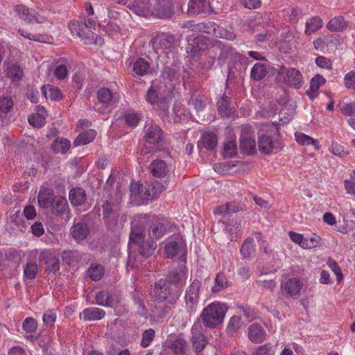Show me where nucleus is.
<instances>
[{
	"label": "nucleus",
	"instance_id": "obj_47",
	"mask_svg": "<svg viewBox=\"0 0 355 355\" xmlns=\"http://www.w3.org/2000/svg\"><path fill=\"white\" fill-rule=\"evenodd\" d=\"M325 83V79L321 75H315L311 80L310 89L307 91V94L313 98V93L316 92L320 86Z\"/></svg>",
	"mask_w": 355,
	"mask_h": 355
},
{
	"label": "nucleus",
	"instance_id": "obj_59",
	"mask_svg": "<svg viewBox=\"0 0 355 355\" xmlns=\"http://www.w3.org/2000/svg\"><path fill=\"white\" fill-rule=\"evenodd\" d=\"M17 11L22 19L27 21H32V15H33V12L35 10H30L28 8H26L23 6H18L17 7Z\"/></svg>",
	"mask_w": 355,
	"mask_h": 355
},
{
	"label": "nucleus",
	"instance_id": "obj_63",
	"mask_svg": "<svg viewBox=\"0 0 355 355\" xmlns=\"http://www.w3.org/2000/svg\"><path fill=\"white\" fill-rule=\"evenodd\" d=\"M241 324V318L238 316L234 315L230 318L227 329L230 331L234 333L240 329Z\"/></svg>",
	"mask_w": 355,
	"mask_h": 355
},
{
	"label": "nucleus",
	"instance_id": "obj_8",
	"mask_svg": "<svg viewBox=\"0 0 355 355\" xmlns=\"http://www.w3.org/2000/svg\"><path fill=\"white\" fill-rule=\"evenodd\" d=\"M191 343L196 355H202L201 352L208 343L207 338L202 333L200 323L195 322L191 328Z\"/></svg>",
	"mask_w": 355,
	"mask_h": 355
},
{
	"label": "nucleus",
	"instance_id": "obj_51",
	"mask_svg": "<svg viewBox=\"0 0 355 355\" xmlns=\"http://www.w3.org/2000/svg\"><path fill=\"white\" fill-rule=\"evenodd\" d=\"M215 36L216 37L226 39L230 41H232L236 38V35L233 31L220 27L218 25H217Z\"/></svg>",
	"mask_w": 355,
	"mask_h": 355
},
{
	"label": "nucleus",
	"instance_id": "obj_52",
	"mask_svg": "<svg viewBox=\"0 0 355 355\" xmlns=\"http://www.w3.org/2000/svg\"><path fill=\"white\" fill-rule=\"evenodd\" d=\"M321 239L316 234H313L311 237L304 238L302 248L304 249H311L320 245Z\"/></svg>",
	"mask_w": 355,
	"mask_h": 355
},
{
	"label": "nucleus",
	"instance_id": "obj_48",
	"mask_svg": "<svg viewBox=\"0 0 355 355\" xmlns=\"http://www.w3.org/2000/svg\"><path fill=\"white\" fill-rule=\"evenodd\" d=\"M347 24L343 17H336L331 19L328 24L327 28L330 31H343Z\"/></svg>",
	"mask_w": 355,
	"mask_h": 355
},
{
	"label": "nucleus",
	"instance_id": "obj_1",
	"mask_svg": "<svg viewBox=\"0 0 355 355\" xmlns=\"http://www.w3.org/2000/svg\"><path fill=\"white\" fill-rule=\"evenodd\" d=\"M180 295L181 291L179 289L173 288L163 279L159 280L155 284L152 291V295L156 301L153 310L154 314L160 318L166 316Z\"/></svg>",
	"mask_w": 355,
	"mask_h": 355
},
{
	"label": "nucleus",
	"instance_id": "obj_5",
	"mask_svg": "<svg viewBox=\"0 0 355 355\" xmlns=\"http://www.w3.org/2000/svg\"><path fill=\"white\" fill-rule=\"evenodd\" d=\"M130 196L136 202L139 200H148L154 198L157 196V191L155 187L148 182L140 184L132 182L130 186Z\"/></svg>",
	"mask_w": 355,
	"mask_h": 355
},
{
	"label": "nucleus",
	"instance_id": "obj_19",
	"mask_svg": "<svg viewBox=\"0 0 355 355\" xmlns=\"http://www.w3.org/2000/svg\"><path fill=\"white\" fill-rule=\"evenodd\" d=\"M150 170L152 175L157 178H164L169 173L166 163L162 159L154 160L150 166Z\"/></svg>",
	"mask_w": 355,
	"mask_h": 355
},
{
	"label": "nucleus",
	"instance_id": "obj_35",
	"mask_svg": "<svg viewBox=\"0 0 355 355\" xmlns=\"http://www.w3.org/2000/svg\"><path fill=\"white\" fill-rule=\"evenodd\" d=\"M67 62V60L64 58H61L58 61V65L54 71L55 76L58 79L63 80L68 76L69 69Z\"/></svg>",
	"mask_w": 355,
	"mask_h": 355
},
{
	"label": "nucleus",
	"instance_id": "obj_57",
	"mask_svg": "<svg viewBox=\"0 0 355 355\" xmlns=\"http://www.w3.org/2000/svg\"><path fill=\"white\" fill-rule=\"evenodd\" d=\"M254 251V241L252 238L247 239L241 248V253L245 257H249Z\"/></svg>",
	"mask_w": 355,
	"mask_h": 355
},
{
	"label": "nucleus",
	"instance_id": "obj_2",
	"mask_svg": "<svg viewBox=\"0 0 355 355\" xmlns=\"http://www.w3.org/2000/svg\"><path fill=\"white\" fill-rule=\"evenodd\" d=\"M107 191L104 194L102 204L103 216L107 229L114 230L118 224V216L120 210L121 199L116 196V193Z\"/></svg>",
	"mask_w": 355,
	"mask_h": 355
},
{
	"label": "nucleus",
	"instance_id": "obj_16",
	"mask_svg": "<svg viewBox=\"0 0 355 355\" xmlns=\"http://www.w3.org/2000/svg\"><path fill=\"white\" fill-rule=\"evenodd\" d=\"M90 233L88 225L83 221L75 222L71 228L72 237L78 242L85 239Z\"/></svg>",
	"mask_w": 355,
	"mask_h": 355
},
{
	"label": "nucleus",
	"instance_id": "obj_10",
	"mask_svg": "<svg viewBox=\"0 0 355 355\" xmlns=\"http://www.w3.org/2000/svg\"><path fill=\"white\" fill-rule=\"evenodd\" d=\"M240 149L246 154H253L256 150V142L251 128L250 127H244L241 130V135L240 137Z\"/></svg>",
	"mask_w": 355,
	"mask_h": 355
},
{
	"label": "nucleus",
	"instance_id": "obj_31",
	"mask_svg": "<svg viewBox=\"0 0 355 355\" xmlns=\"http://www.w3.org/2000/svg\"><path fill=\"white\" fill-rule=\"evenodd\" d=\"M184 245L182 242L171 241L165 246V252L168 257L173 258L180 253H184Z\"/></svg>",
	"mask_w": 355,
	"mask_h": 355
},
{
	"label": "nucleus",
	"instance_id": "obj_34",
	"mask_svg": "<svg viewBox=\"0 0 355 355\" xmlns=\"http://www.w3.org/2000/svg\"><path fill=\"white\" fill-rule=\"evenodd\" d=\"M42 91L46 98L52 101H58L62 98L60 89L55 86L46 85L42 87Z\"/></svg>",
	"mask_w": 355,
	"mask_h": 355
},
{
	"label": "nucleus",
	"instance_id": "obj_38",
	"mask_svg": "<svg viewBox=\"0 0 355 355\" xmlns=\"http://www.w3.org/2000/svg\"><path fill=\"white\" fill-rule=\"evenodd\" d=\"M231 284L227 281L226 276L224 274L219 273L215 278V284L211 288V291L214 293H218L227 287Z\"/></svg>",
	"mask_w": 355,
	"mask_h": 355
},
{
	"label": "nucleus",
	"instance_id": "obj_28",
	"mask_svg": "<svg viewBox=\"0 0 355 355\" xmlns=\"http://www.w3.org/2000/svg\"><path fill=\"white\" fill-rule=\"evenodd\" d=\"M39 271V267L35 260L28 259L24 266V275L28 279L36 277Z\"/></svg>",
	"mask_w": 355,
	"mask_h": 355
},
{
	"label": "nucleus",
	"instance_id": "obj_22",
	"mask_svg": "<svg viewBox=\"0 0 355 355\" xmlns=\"http://www.w3.org/2000/svg\"><path fill=\"white\" fill-rule=\"evenodd\" d=\"M105 315V312L104 310L99 308L91 307L83 310L80 313L79 316L80 319L87 321L101 320L104 318Z\"/></svg>",
	"mask_w": 355,
	"mask_h": 355
},
{
	"label": "nucleus",
	"instance_id": "obj_56",
	"mask_svg": "<svg viewBox=\"0 0 355 355\" xmlns=\"http://www.w3.org/2000/svg\"><path fill=\"white\" fill-rule=\"evenodd\" d=\"M155 336V331L153 329H148L142 334V338L141 341V345L143 347H147L149 346L150 343L154 340Z\"/></svg>",
	"mask_w": 355,
	"mask_h": 355
},
{
	"label": "nucleus",
	"instance_id": "obj_33",
	"mask_svg": "<svg viewBox=\"0 0 355 355\" xmlns=\"http://www.w3.org/2000/svg\"><path fill=\"white\" fill-rule=\"evenodd\" d=\"M96 132L94 130H89L80 133L73 141L76 146L85 145L91 142L96 137Z\"/></svg>",
	"mask_w": 355,
	"mask_h": 355
},
{
	"label": "nucleus",
	"instance_id": "obj_60",
	"mask_svg": "<svg viewBox=\"0 0 355 355\" xmlns=\"http://www.w3.org/2000/svg\"><path fill=\"white\" fill-rule=\"evenodd\" d=\"M217 25L218 24L213 21L200 23V32L205 33L215 36Z\"/></svg>",
	"mask_w": 355,
	"mask_h": 355
},
{
	"label": "nucleus",
	"instance_id": "obj_17",
	"mask_svg": "<svg viewBox=\"0 0 355 355\" xmlns=\"http://www.w3.org/2000/svg\"><path fill=\"white\" fill-rule=\"evenodd\" d=\"M188 11L193 15L211 13L210 3L207 0H190L188 4Z\"/></svg>",
	"mask_w": 355,
	"mask_h": 355
},
{
	"label": "nucleus",
	"instance_id": "obj_29",
	"mask_svg": "<svg viewBox=\"0 0 355 355\" xmlns=\"http://www.w3.org/2000/svg\"><path fill=\"white\" fill-rule=\"evenodd\" d=\"M6 76L12 82H18L23 78L24 71L19 65L13 64L7 67Z\"/></svg>",
	"mask_w": 355,
	"mask_h": 355
},
{
	"label": "nucleus",
	"instance_id": "obj_3",
	"mask_svg": "<svg viewBox=\"0 0 355 355\" xmlns=\"http://www.w3.org/2000/svg\"><path fill=\"white\" fill-rule=\"evenodd\" d=\"M227 311V306L225 304L214 302L203 309L200 319L205 327L214 329L223 322Z\"/></svg>",
	"mask_w": 355,
	"mask_h": 355
},
{
	"label": "nucleus",
	"instance_id": "obj_13",
	"mask_svg": "<svg viewBox=\"0 0 355 355\" xmlns=\"http://www.w3.org/2000/svg\"><path fill=\"white\" fill-rule=\"evenodd\" d=\"M258 147L261 153L265 155L276 153L279 150V142L273 141L270 137L264 134L259 138Z\"/></svg>",
	"mask_w": 355,
	"mask_h": 355
},
{
	"label": "nucleus",
	"instance_id": "obj_39",
	"mask_svg": "<svg viewBox=\"0 0 355 355\" xmlns=\"http://www.w3.org/2000/svg\"><path fill=\"white\" fill-rule=\"evenodd\" d=\"M14 107V101L11 96H0V114L6 115L10 112Z\"/></svg>",
	"mask_w": 355,
	"mask_h": 355
},
{
	"label": "nucleus",
	"instance_id": "obj_43",
	"mask_svg": "<svg viewBox=\"0 0 355 355\" xmlns=\"http://www.w3.org/2000/svg\"><path fill=\"white\" fill-rule=\"evenodd\" d=\"M46 264V270L49 272L55 273L60 269L59 259L55 256H44Z\"/></svg>",
	"mask_w": 355,
	"mask_h": 355
},
{
	"label": "nucleus",
	"instance_id": "obj_24",
	"mask_svg": "<svg viewBox=\"0 0 355 355\" xmlns=\"http://www.w3.org/2000/svg\"><path fill=\"white\" fill-rule=\"evenodd\" d=\"M302 286L301 281L297 278L289 279L282 286L283 289L290 295H298Z\"/></svg>",
	"mask_w": 355,
	"mask_h": 355
},
{
	"label": "nucleus",
	"instance_id": "obj_46",
	"mask_svg": "<svg viewBox=\"0 0 355 355\" xmlns=\"http://www.w3.org/2000/svg\"><path fill=\"white\" fill-rule=\"evenodd\" d=\"M322 26V20L319 17H312L306 23L305 33L308 35H311L313 33L320 28Z\"/></svg>",
	"mask_w": 355,
	"mask_h": 355
},
{
	"label": "nucleus",
	"instance_id": "obj_36",
	"mask_svg": "<svg viewBox=\"0 0 355 355\" xmlns=\"http://www.w3.org/2000/svg\"><path fill=\"white\" fill-rule=\"evenodd\" d=\"M145 240V230L143 227L133 226L130 234V241L133 244H139Z\"/></svg>",
	"mask_w": 355,
	"mask_h": 355
},
{
	"label": "nucleus",
	"instance_id": "obj_44",
	"mask_svg": "<svg viewBox=\"0 0 355 355\" xmlns=\"http://www.w3.org/2000/svg\"><path fill=\"white\" fill-rule=\"evenodd\" d=\"M149 69V63L144 58H138L134 63L133 70L137 75L144 76Z\"/></svg>",
	"mask_w": 355,
	"mask_h": 355
},
{
	"label": "nucleus",
	"instance_id": "obj_26",
	"mask_svg": "<svg viewBox=\"0 0 355 355\" xmlns=\"http://www.w3.org/2000/svg\"><path fill=\"white\" fill-rule=\"evenodd\" d=\"M138 245V251L140 255L146 258L150 257L157 248L155 241L150 239H147Z\"/></svg>",
	"mask_w": 355,
	"mask_h": 355
},
{
	"label": "nucleus",
	"instance_id": "obj_42",
	"mask_svg": "<svg viewBox=\"0 0 355 355\" xmlns=\"http://www.w3.org/2000/svg\"><path fill=\"white\" fill-rule=\"evenodd\" d=\"M267 74L266 65L262 63H256L251 70V76L254 80H262Z\"/></svg>",
	"mask_w": 355,
	"mask_h": 355
},
{
	"label": "nucleus",
	"instance_id": "obj_58",
	"mask_svg": "<svg viewBox=\"0 0 355 355\" xmlns=\"http://www.w3.org/2000/svg\"><path fill=\"white\" fill-rule=\"evenodd\" d=\"M327 264L331 269V270L335 273L337 277V282L340 283L343 278V273L340 266L338 265L337 262L331 258H329Z\"/></svg>",
	"mask_w": 355,
	"mask_h": 355
},
{
	"label": "nucleus",
	"instance_id": "obj_14",
	"mask_svg": "<svg viewBox=\"0 0 355 355\" xmlns=\"http://www.w3.org/2000/svg\"><path fill=\"white\" fill-rule=\"evenodd\" d=\"M282 74L284 76V82L288 86L299 87L302 85V74L295 68L282 69Z\"/></svg>",
	"mask_w": 355,
	"mask_h": 355
},
{
	"label": "nucleus",
	"instance_id": "obj_9",
	"mask_svg": "<svg viewBox=\"0 0 355 355\" xmlns=\"http://www.w3.org/2000/svg\"><path fill=\"white\" fill-rule=\"evenodd\" d=\"M163 281L173 288L179 289L182 292V288L186 284V271L181 267L172 270Z\"/></svg>",
	"mask_w": 355,
	"mask_h": 355
},
{
	"label": "nucleus",
	"instance_id": "obj_11",
	"mask_svg": "<svg viewBox=\"0 0 355 355\" xmlns=\"http://www.w3.org/2000/svg\"><path fill=\"white\" fill-rule=\"evenodd\" d=\"M166 233V220L159 218H153L148 228V239L155 241L162 237Z\"/></svg>",
	"mask_w": 355,
	"mask_h": 355
},
{
	"label": "nucleus",
	"instance_id": "obj_49",
	"mask_svg": "<svg viewBox=\"0 0 355 355\" xmlns=\"http://www.w3.org/2000/svg\"><path fill=\"white\" fill-rule=\"evenodd\" d=\"M218 110L222 116H228L232 113L231 109L230 108V101L228 97H223L218 103Z\"/></svg>",
	"mask_w": 355,
	"mask_h": 355
},
{
	"label": "nucleus",
	"instance_id": "obj_20",
	"mask_svg": "<svg viewBox=\"0 0 355 355\" xmlns=\"http://www.w3.org/2000/svg\"><path fill=\"white\" fill-rule=\"evenodd\" d=\"M51 213L55 216H61L69 209V205L66 198L55 196L51 205Z\"/></svg>",
	"mask_w": 355,
	"mask_h": 355
},
{
	"label": "nucleus",
	"instance_id": "obj_40",
	"mask_svg": "<svg viewBox=\"0 0 355 355\" xmlns=\"http://www.w3.org/2000/svg\"><path fill=\"white\" fill-rule=\"evenodd\" d=\"M296 141L300 145H309L312 144L315 150H319L320 146L318 145V141L316 139L311 138V137L302 133V132H295V134Z\"/></svg>",
	"mask_w": 355,
	"mask_h": 355
},
{
	"label": "nucleus",
	"instance_id": "obj_53",
	"mask_svg": "<svg viewBox=\"0 0 355 355\" xmlns=\"http://www.w3.org/2000/svg\"><path fill=\"white\" fill-rule=\"evenodd\" d=\"M236 145L234 141H230L224 144L223 150L222 152L224 157H232L236 153Z\"/></svg>",
	"mask_w": 355,
	"mask_h": 355
},
{
	"label": "nucleus",
	"instance_id": "obj_15",
	"mask_svg": "<svg viewBox=\"0 0 355 355\" xmlns=\"http://www.w3.org/2000/svg\"><path fill=\"white\" fill-rule=\"evenodd\" d=\"M248 336L251 342L258 344L263 343L266 339L267 334L261 324L253 323L248 327Z\"/></svg>",
	"mask_w": 355,
	"mask_h": 355
},
{
	"label": "nucleus",
	"instance_id": "obj_37",
	"mask_svg": "<svg viewBox=\"0 0 355 355\" xmlns=\"http://www.w3.org/2000/svg\"><path fill=\"white\" fill-rule=\"evenodd\" d=\"M202 145L210 150L216 147L218 138L216 134L213 132H205L200 139Z\"/></svg>",
	"mask_w": 355,
	"mask_h": 355
},
{
	"label": "nucleus",
	"instance_id": "obj_12",
	"mask_svg": "<svg viewBox=\"0 0 355 355\" xmlns=\"http://www.w3.org/2000/svg\"><path fill=\"white\" fill-rule=\"evenodd\" d=\"M201 287V282L198 279H194L191 284L187 288L185 293L186 305L190 309L197 304L199 299V292Z\"/></svg>",
	"mask_w": 355,
	"mask_h": 355
},
{
	"label": "nucleus",
	"instance_id": "obj_30",
	"mask_svg": "<svg viewBox=\"0 0 355 355\" xmlns=\"http://www.w3.org/2000/svg\"><path fill=\"white\" fill-rule=\"evenodd\" d=\"M170 348L175 355H185L188 343L185 339L178 338L171 343Z\"/></svg>",
	"mask_w": 355,
	"mask_h": 355
},
{
	"label": "nucleus",
	"instance_id": "obj_25",
	"mask_svg": "<svg viewBox=\"0 0 355 355\" xmlns=\"http://www.w3.org/2000/svg\"><path fill=\"white\" fill-rule=\"evenodd\" d=\"M53 191L50 189H42L40 191L37 201L39 205L42 208H48L50 207L53 200Z\"/></svg>",
	"mask_w": 355,
	"mask_h": 355
},
{
	"label": "nucleus",
	"instance_id": "obj_21",
	"mask_svg": "<svg viewBox=\"0 0 355 355\" xmlns=\"http://www.w3.org/2000/svg\"><path fill=\"white\" fill-rule=\"evenodd\" d=\"M153 3L148 0H134L132 7L135 12L140 16H148L151 15Z\"/></svg>",
	"mask_w": 355,
	"mask_h": 355
},
{
	"label": "nucleus",
	"instance_id": "obj_7",
	"mask_svg": "<svg viewBox=\"0 0 355 355\" xmlns=\"http://www.w3.org/2000/svg\"><path fill=\"white\" fill-rule=\"evenodd\" d=\"M69 28L73 35H76L78 37L81 38L85 41V43H100L103 42L102 38H99L98 42L96 37L97 35L93 33L92 31H85V28L83 27V21L80 22L78 21H71L69 23Z\"/></svg>",
	"mask_w": 355,
	"mask_h": 355
},
{
	"label": "nucleus",
	"instance_id": "obj_41",
	"mask_svg": "<svg viewBox=\"0 0 355 355\" xmlns=\"http://www.w3.org/2000/svg\"><path fill=\"white\" fill-rule=\"evenodd\" d=\"M71 146L70 141L64 138H58L52 144V148L55 153H66Z\"/></svg>",
	"mask_w": 355,
	"mask_h": 355
},
{
	"label": "nucleus",
	"instance_id": "obj_64",
	"mask_svg": "<svg viewBox=\"0 0 355 355\" xmlns=\"http://www.w3.org/2000/svg\"><path fill=\"white\" fill-rule=\"evenodd\" d=\"M28 120L31 125L36 128H40L44 125L45 119L41 115L37 114L29 116Z\"/></svg>",
	"mask_w": 355,
	"mask_h": 355
},
{
	"label": "nucleus",
	"instance_id": "obj_18",
	"mask_svg": "<svg viewBox=\"0 0 355 355\" xmlns=\"http://www.w3.org/2000/svg\"><path fill=\"white\" fill-rule=\"evenodd\" d=\"M98 304L105 306L113 307L119 302V297L107 291H102L98 292L96 296Z\"/></svg>",
	"mask_w": 355,
	"mask_h": 355
},
{
	"label": "nucleus",
	"instance_id": "obj_4",
	"mask_svg": "<svg viewBox=\"0 0 355 355\" xmlns=\"http://www.w3.org/2000/svg\"><path fill=\"white\" fill-rule=\"evenodd\" d=\"M145 135V148L141 149V153L146 154L150 150H157L158 148L157 144L162 141L164 139V133L162 129L157 125L153 123H147L144 128Z\"/></svg>",
	"mask_w": 355,
	"mask_h": 355
},
{
	"label": "nucleus",
	"instance_id": "obj_32",
	"mask_svg": "<svg viewBox=\"0 0 355 355\" xmlns=\"http://www.w3.org/2000/svg\"><path fill=\"white\" fill-rule=\"evenodd\" d=\"M97 97L101 103L109 105L114 103L116 99L115 95L107 87L101 88L97 93Z\"/></svg>",
	"mask_w": 355,
	"mask_h": 355
},
{
	"label": "nucleus",
	"instance_id": "obj_55",
	"mask_svg": "<svg viewBox=\"0 0 355 355\" xmlns=\"http://www.w3.org/2000/svg\"><path fill=\"white\" fill-rule=\"evenodd\" d=\"M162 97L159 96L157 89H155L153 87L149 88L146 96L147 102L152 105L157 104L162 102Z\"/></svg>",
	"mask_w": 355,
	"mask_h": 355
},
{
	"label": "nucleus",
	"instance_id": "obj_62",
	"mask_svg": "<svg viewBox=\"0 0 355 355\" xmlns=\"http://www.w3.org/2000/svg\"><path fill=\"white\" fill-rule=\"evenodd\" d=\"M331 153L340 157L346 156L348 153L344 150L343 146L339 144L338 142L332 141L331 146Z\"/></svg>",
	"mask_w": 355,
	"mask_h": 355
},
{
	"label": "nucleus",
	"instance_id": "obj_23",
	"mask_svg": "<svg viewBox=\"0 0 355 355\" xmlns=\"http://www.w3.org/2000/svg\"><path fill=\"white\" fill-rule=\"evenodd\" d=\"M207 49L206 38L202 36L195 37L193 42L187 46V52L195 57L202 51Z\"/></svg>",
	"mask_w": 355,
	"mask_h": 355
},
{
	"label": "nucleus",
	"instance_id": "obj_6",
	"mask_svg": "<svg viewBox=\"0 0 355 355\" xmlns=\"http://www.w3.org/2000/svg\"><path fill=\"white\" fill-rule=\"evenodd\" d=\"M174 13L172 0H154L150 15L160 19H170Z\"/></svg>",
	"mask_w": 355,
	"mask_h": 355
},
{
	"label": "nucleus",
	"instance_id": "obj_45",
	"mask_svg": "<svg viewBox=\"0 0 355 355\" xmlns=\"http://www.w3.org/2000/svg\"><path fill=\"white\" fill-rule=\"evenodd\" d=\"M87 273L92 280L98 281L104 275V268L101 264H93L88 269Z\"/></svg>",
	"mask_w": 355,
	"mask_h": 355
},
{
	"label": "nucleus",
	"instance_id": "obj_50",
	"mask_svg": "<svg viewBox=\"0 0 355 355\" xmlns=\"http://www.w3.org/2000/svg\"><path fill=\"white\" fill-rule=\"evenodd\" d=\"M31 338L44 351L48 350L52 342L51 337L49 335H40L37 337L31 336Z\"/></svg>",
	"mask_w": 355,
	"mask_h": 355
},
{
	"label": "nucleus",
	"instance_id": "obj_54",
	"mask_svg": "<svg viewBox=\"0 0 355 355\" xmlns=\"http://www.w3.org/2000/svg\"><path fill=\"white\" fill-rule=\"evenodd\" d=\"M252 355H274V351L270 343H266L256 347Z\"/></svg>",
	"mask_w": 355,
	"mask_h": 355
},
{
	"label": "nucleus",
	"instance_id": "obj_27",
	"mask_svg": "<svg viewBox=\"0 0 355 355\" xmlns=\"http://www.w3.org/2000/svg\"><path fill=\"white\" fill-rule=\"evenodd\" d=\"M69 200L74 206L82 205L86 200V193L83 188H73L69 192Z\"/></svg>",
	"mask_w": 355,
	"mask_h": 355
},
{
	"label": "nucleus",
	"instance_id": "obj_61",
	"mask_svg": "<svg viewBox=\"0 0 355 355\" xmlns=\"http://www.w3.org/2000/svg\"><path fill=\"white\" fill-rule=\"evenodd\" d=\"M19 33L21 36L36 42H44L46 40V35L40 34H32L27 32L24 29H19Z\"/></svg>",
	"mask_w": 355,
	"mask_h": 355
}]
</instances>
